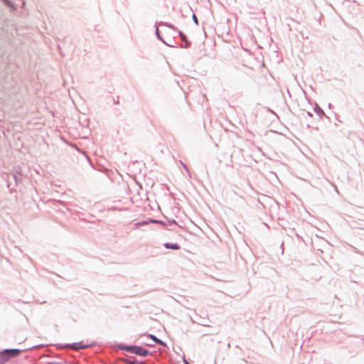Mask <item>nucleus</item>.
Returning <instances> with one entry per match:
<instances>
[{"mask_svg":"<svg viewBox=\"0 0 364 364\" xmlns=\"http://www.w3.org/2000/svg\"><path fill=\"white\" fill-rule=\"evenodd\" d=\"M22 350L16 348H6L0 351V364H4L9 359L16 357Z\"/></svg>","mask_w":364,"mask_h":364,"instance_id":"f257e3e1","label":"nucleus"},{"mask_svg":"<svg viewBox=\"0 0 364 364\" xmlns=\"http://www.w3.org/2000/svg\"><path fill=\"white\" fill-rule=\"evenodd\" d=\"M132 354L141 356V357H146L148 355H152L153 353L149 351V350L143 348L141 346L134 345Z\"/></svg>","mask_w":364,"mask_h":364,"instance_id":"f03ea898","label":"nucleus"},{"mask_svg":"<svg viewBox=\"0 0 364 364\" xmlns=\"http://www.w3.org/2000/svg\"><path fill=\"white\" fill-rule=\"evenodd\" d=\"M178 33L181 40L183 41V43L181 46L185 48H189L191 43L188 40L186 35L181 31H178Z\"/></svg>","mask_w":364,"mask_h":364,"instance_id":"7ed1b4c3","label":"nucleus"},{"mask_svg":"<svg viewBox=\"0 0 364 364\" xmlns=\"http://www.w3.org/2000/svg\"><path fill=\"white\" fill-rule=\"evenodd\" d=\"M9 177L12 178V179L14 181L16 186H18L22 181L23 179V175L17 171L12 173L11 176H9Z\"/></svg>","mask_w":364,"mask_h":364,"instance_id":"20e7f679","label":"nucleus"},{"mask_svg":"<svg viewBox=\"0 0 364 364\" xmlns=\"http://www.w3.org/2000/svg\"><path fill=\"white\" fill-rule=\"evenodd\" d=\"M122 361L125 364H143L142 361H139L132 356H126L122 358Z\"/></svg>","mask_w":364,"mask_h":364,"instance_id":"39448f33","label":"nucleus"},{"mask_svg":"<svg viewBox=\"0 0 364 364\" xmlns=\"http://www.w3.org/2000/svg\"><path fill=\"white\" fill-rule=\"evenodd\" d=\"M134 346V345H127L122 343L117 344L118 349L125 350L131 354H132Z\"/></svg>","mask_w":364,"mask_h":364,"instance_id":"423d86ee","label":"nucleus"},{"mask_svg":"<svg viewBox=\"0 0 364 364\" xmlns=\"http://www.w3.org/2000/svg\"><path fill=\"white\" fill-rule=\"evenodd\" d=\"M94 343L90 344V345H84L82 342H75L70 344V346L73 347V348L75 350H80V349H85L88 347L94 346Z\"/></svg>","mask_w":364,"mask_h":364,"instance_id":"0eeeda50","label":"nucleus"},{"mask_svg":"<svg viewBox=\"0 0 364 364\" xmlns=\"http://www.w3.org/2000/svg\"><path fill=\"white\" fill-rule=\"evenodd\" d=\"M159 23H156L155 24V27H156V30H155V33H156V36L157 37V38L161 41L162 43H164V44H166V46H170V47H173V46L167 43L166 42H165V41L164 40V38L161 37V36L160 35V33H159Z\"/></svg>","mask_w":364,"mask_h":364,"instance_id":"6e6552de","label":"nucleus"},{"mask_svg":"<svg viewBox=\"0 0 364 364\" xmlns=\"http://www.w3.org/2000/svg\"><path fill=\"white\" fill-rule=\"evenodd\" d=\"M164 246L166 249H171L173 250H177L180 249V245L178 243H171V242H166L164 243Z\"/></svg>","mask_w":364,"mask_h":364,"instance_id":"1a4fd4ad","label":"nucleus"},{"mask_svg":"<svg viewBox=\"0 0 364 364\" xmlns=\"http://www.w3.org/2000/svg\"><path fill=\"white\" fill-rule=\"evenodd\" d=\"M148 336L156 343L166 346V343L153 334H148Z\"/></svg>","mask_w":364,"mask_h":364,"instance_id":"9d476101","label":"nucleus"},{"mask_svg":"<svg viewBox=\"0 0 364 364\" xmlns=\"http://www.w3.org/2000/svg\"><path fill=\"white\" fill-rule=\"evenodd\" d=\"M156 23H159V26H167L174 31H178L176 26H174L171 23H167V22L160 21V22H156Z\"/></svg>","mask_w":364,"mask_h":364,"instance_id":"9b49d317","label":"nucleus"},{"mask_svg":"<svg viewBox=\"0 0 364 364\" xmlns=\"http://www.w3.org/2000/svg\"><path fill=\"white\" fill-rule=\"evenodd\" d=\"M314 110L320 117L325 115L323 110L317 104H316Z\"/></svg>","mask_w":364,"mask_h":364,"instance_id":"f8f14e48","label":"nucleus"},{"mask_svg":"<svg viewBox=\"0 0 364 364\" xmlns=\"http://www.w3.org/2000/svg\"><path fill=\"white\" fill-rule=\"evenodd\" d=\"M149 224V220H142V221H139V222H137L134 224V226L135 227H141V226H144V225H146Z\"/></svg>","mask_w":364,"mask_h":364,"instance_id":"ddd939ff","label":"nucleus"},{"mask_svg":"<svg viewBox=\"0 0 364 364\" xmlns=\"http://www.w3.org/2000/svg\"><path fill=\"white\" fill-rule=\"evenodd\" d=\"M2 2L8 7L16 9L14 4L10 0H3Z\"/></svg>","mask_w":364,"mask_h":364,"instance_id":"4468645a","label":"nucleus"},{"mask_svg":"<svg viewBox=\"0 0 364 364\" xmlns=\"http://www.w3.org/2000/svg\"><path fill=\"white\" fill-rule=\"evenodd\" d=\"M149 223H154V224H162L163 222L161 220H156V219H149Z\"/></svg>","mask_w":364,"mask_h":364,"instance_id":"2eb2a0df","label":"nucleus"},{"mask_svg":"<svg viewBox=\"0 0 364 364\" xmlns=\"http://www.w3.org/2000/svg\"><path fill=\"white\" fill-rule=\"evenodd\" d=\"M192 18H193V22H194L196 25H198V18H197V16H196V14H192Z\"/></svg>","mask_w":364,"mask_h":364,"instance_id":"dca6fc26","label":"nucleus"},{"mask_svg":"<svg viewBox=\"0 0 364 364\" xmlns=\"http://www.w3.org/2000/svg\"><path fill=\"white\" fill-rule=\"evenodd\" d=\"M180 162H181V164L183 166V167L186 170V171L188 173H189V171H188V168L187 166L183 162H182L181 161Z\"/></svg>","mask_w":364,"mask_h":364,"instance_id":"f3484780","label":"nucleus"},{"mask_svg":"<svg viewBox=\"0 0 364 364\" xmlns=\"http://www.w3.org/2000/svg\"><path fill=\"white\" fill-rule=\"evenodd\" d=\"M48 364H65V363H60V362H56V361H51V362H48Z\"/></svg>","mask_w":364,"mask_h":364,"instance_id":"a211bd4d","label":"nucleus"},{"mask_svg":"<svg viewBox=\"0 0 364 364\" xmlns=\"http://www.w3.org/2000/svg\"><path fill=\"white\" fill-rule=\"evenodd\" d=\"M306 113H307V114H308L309 116H310V117H312V116H313V114H312L311 112H307Z\"/></svg>","mask_w":364,"mask_h":364,"instance_id":"6ab92c4d","label":"nucleus"},{"mask_svg":"<svg viewBox=\"0 0 364 364\" xmlns=\"http://www.w3.org/2000/svg\"><path fill=\"white\" fill-rule=\"evenodd\" d=\"M362 342H363V346H364V338H362Z\"/></svg>","mask_w":364,"mask_h":364,"instance_id":"aec40b11","label":"nucleus"},{"mask_svg":"<svg viewBox=\"0 0 364 364\" xmlns=\"http://www.w3.org/2000/svg\"><path fill=\"white\" fill-rule=\"evenodd\" d=\"M149 346H153L152 344H147Z\"/></svg>","mask_w":364,"mask_h":364,"instance_id":"412c9836","label":"nucleus"},{"mask_svg":"<svg viewBox=\"0 0 364 364\" xmlns=\"http://www.w3.org/2000/svg\"><path fill=\"white\" fill-rule=\"evenodd\" d=\"M1 1H2L3 0H1Z\"/></svg>","mask_w":364,"mask_h":364,"instance_id":"4be33fe9","label":"nucleus"},{"mask_svg":"<svg viewBox=\"0 0 364 364\" xmlns=\"http://www.w3.org/2000/svg\"><path fill=\"white\" fill-rule=\"evenodd\" d=\"M46 364H48V363Z\"/></svg>","mask_w":364,"mask_h":364,"instance_id":"5701e85b","label":"nucleus"}]
</instances>
